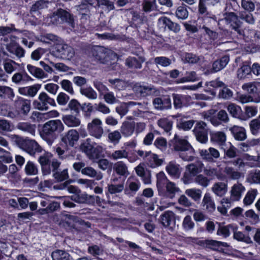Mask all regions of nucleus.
Here are the masks:
<instances>
[{
    "instance_id": "46",
    "label": "nucleus",
    "mask_w": 260,
    "mask_h": 260,
    "mask_svg": "<svg viewBox=\"0 0 260 260\" xmlns=\"http://www.w3.org/2000/svg\"><path fill=\"white\" fill-rule=\"evenodd\" d=\"M259 143V141L257 139L248 140L245 142L239 144L238 147L241 151L247 152L250 150L251 147L257 145Z\"/></svg>"
},
{
    "instance_id": "5",
    "label": "nucleus",
    "mask_w": 260,
    "mask_h": 260,
    "mask_svg": "<svg viewBox=\"0 0 260 260\" xmlns=\"http://www.w3.org/2000/svg\"><path fill=\"white\" fill-rule=\"evenodd\" d=\"M92 55L96 60L102 63H106L112 57L115 56V54L108 49L96 47L92 50Z\"/></svg>"
},
{
    "instance_id": "1",
    "label": "nucleus",
    "mask_w": 260,
    "mask_h": 260,
    "mask_svg": "<svg viewBox=\"0 0 260 260\" xmlns=\"http://www.w3.org/2000/svg\"><path fill=\"white\" fill-rule=\"evenodd\" d=\"M170 146L176 151H180V157L184 161H191L194 159L195 150L186 138L177 135L170 141Z\"/></svg>"
},
{
    "instance_id": "62",
    "label": "nucleus",
    "mask_w": 260,
    "mask_h": 260,
    "mask_svg": "<svg viewBox=\"0 0 260 260\" xmlns=\"http://www.w3.org/2000/svg\"><path fill=\"white\" fill-rule=\"evenodd\" d=\"M25 172L27 175H35L38 174L37 166L32 161H28L25 166Z\"/></svg>"
},
{
    "instance_id": "53",
    "label": "nucleus",
    "mask_w": 260,
    "mask_h": 260,
    "mask_svg": "<svg viewBox=\"0 0 260 260\" xmlns=\"http://www.w3.org/2000/svg\"><path fill=\"white\" fill-rule=\"evenodd\" d=\"M52 260H71L72 258L67 252L57 250L52 253Z\"/></svg>"
},
{
    "instance_id": "55",
    "label": "nucleus",
    "mask_w": 260,
    "mask_h": 260,
    "mask_svg": "<svg viewBox=\"0 0 260 260\" xmlns=\"http://www.w3.org/2000/svg\"><path fill=\"white\" fill-rule=\"evenodd\" d=\"M224 173L232 179L237 180L241 176V173L236 171L233 167L226 166L224 169Z\"/></svg>"
},
{
    "instance_id": "60",
    "label": "nucleus",
    "mask_w": 260,
    "mask_h": 260,
    "mask_svg": "<svg viewBox=\"0 0 260 260\" xmlns=\"http://www.w3.org/2000/svg\"><path fill=\"white\" fill-rule=\"evenodd\" d=\"M63 130V125L59 120H50V132L60 133Z\"/></svg>"
},
{
    "instance_id": "6",
    "label": "nucleus",
    "mask_w": 260,
    "mask_h": 260,
    "mask_svg": "<svg viewBox=\"0 0 260 260\" xmlns=\"http://www.w3.org/2000/svg\"><path fill=\"white\" fill-rule=\"evenodd\" d=\"M102 125L103 122L100 119L96 118L92 119L87 126L90 135L97 139H101L104 133Z\"/></svg>"
},
{
    "instance_id": "48",
    "label": "nucleus",
    "mask_w": 260,
    "mask_h": 260,
    "mask_svg": "<svg viewBox=\"0 0 260 260\" xmlns=\"http://www.w3.org/2000/svg\"><path fill=\"white\" fill-rule=\"evenodd\" d=\"M257 193L258 192L256 189H251L248 190L243 199L244 204L248 206L252 204Z\"/></svg>"
},
{
    "instance_id": "40",
    "label": "nucleus",
    "mask_w": 260,
    "mask_h": 260,
    "mask_svg": "<svg viewBox=\"0 0 260 260\" xmlns=\"http://www.w3.org/2000/svg\"><path fill=\"white\" fill-rule=\"evenodd\" d=\"M7 50L11 53L15 54L17 57L21 58L24 56L25 51L21 47L17 46L13 43L7 45Z\"/></svg>"
},
{
    "instance_id": "10",
    "label": "nucleus",
    "mask_w": 260,
    "mask_h": 260,
    "mask_svg": "<svg viewBox=\"0 0 260 260\" xmlns=\"http://www.w3.org/2000/svg\"><path fill=\"white\" fill-rule=\"evenodd\" d=\"M153 104L157 110L169 109L172 107L171 99L168 95L154 99Z\"/></svg>"
},
{
    "instance_id": "22",
    "label": "nucleus",
    "mask_w": 260,
    "mask_h": 260,
    "mask_svg": "<svg viewBox=\"0 0 260 260\" xmlns=\"http://www.w3.org/2000/svg\"><path fill=\"white\" fill-rule=\"evenodd\" d=\"M135 171L138 176L140 177L144 183L149 184L151 183V174L146 173L143 164H140L135 168Z\"/></svg>"
},
{
    "instance_id": "28",
    "label": "nucleus",
    "mask_w": 260,
    "mask_h": 260,
    "mask_svg": "<svg viewBox=\"0 0 260 260\" xmlns=\"http://www.w3.org/2000/svg\"><path fill=\"white\" fill-rule=\"evenodd\" d=\"M59 15L61 22H66L68 23L72 27L74 28L75 26L74 19L73 15L70 14L69 12L62 9H58Z\"/></svg>"
},
{
    "instance_id": "3",
    "label": "nucleus",
    "mask_w": 260,
    "mask_h": 260,
    "mask_svg": "<svg viewBox=\"0 0 260 260\" xmlns=\"http://www.w3.org/2000/svg\"><path fill=\"white\" fill-rule=\"evenodd\" d=\"M242 22L239 20L238 16L234 12L226 13L224 18L219 20L218 24L221 29L224 30L228 27L231 28L239 34H241V26Z\"/></svg>"
},
{
    "instance_id": "30",
    "label": "nucleus",
    "mask_w": 260,
    "mask_h": 260,
    "mask_svg": "<svg viewBox=\"0 0 260 260\" xmlns=\"http://www.w3.org/2000/svg\"><path fill=\"white\" fill-rule=\"evenodd\" d=\"M204 168V164L201 160L191 163L186 166V169L192 176H195L202 172Z\"/></svg>"
},
{
    "instance_id": "26",
    "label": "nucleus",
    "mask_w": 260,
    "mask_h": 260,
    "mask_svg": "<svg viewBox=\"0 0 260 260\" xmlns=\"http://www.w3.org/2000/svg\"><path fill=\"white\" fill-rule=\"evenodd\" d=\"M202 204L203 206L209 212H212L215 210V204L209 193H205Z\"/></svg>"
},
{
    "instance_id": "21",
    "label": "nucleus",
    "mask_w": 260,
    "mask_h": 260,
    "mask_svg": "<svg viewBox=\"0 0 260 260\" xmlns=\"http://www.w3.org/2000/svg\"><path fill=\"white\" fill-rule=\"evenodd\" d=\"M226 109L230 114L233 117L238 118L242 120H246V118L242 116V110L239 106L234 103H230L227 106Z\"/></svg>"
},
{
    "instance_id": "14",
    "label": "nucleus",
    "mask_w": 260,
    "mask_h": 260,
    "mask_svg": "<svg viewBox=\"0 0 260 260\" xmlns=\"http://www.w3.org/2000/svg\"><path fill=\"white\" fill-rule=\"evenodd\" d=\"M49 104V96L47 94L44 92H41L38 98V101L34 102V105L36 108L40 110H46L48 109Z\"/></svg>"
},
{
    "instance_id": "2",
    "label": "nucleus",
    "mask_w": 260,
    "mask_h": 260,
    "mask_svg": "<svg viewBox=\"0 0 260 260\" xmlns=\"http://www.w3.org/2000/svg\"><path fill=\"white\" fill-rule=\"evenodd\" d=\"M50 53L53 56L62 59L70 60L75 55L74 49L62 43L58 38L50 34Z\"/></svg>"
},
{
    "instance_id": "57",
    "label": "nucleus",
    "mask_w": 260,
    "mask_h": 260,
    "mask_svg": "<svg viewBox=\"0 0 260 260\" xmlns=\"http://www.w3.org/2000/svg\"><path fill=\"white\" fill-rule=\"evenodd\" d=\"M247 179L250 183L260 184V171H251L248 174Z\"/></svg>"
},
{
    "instance_id": "15",
    "label": "nucleus",
    "mask_w": 260,
    "mask_h": 260,
    "mask_svg": "<svg viewBox=\"0 0 260 260\" xmlns=\"http://www.w3.org/2000/svg\"><path fill=\"white\" fill-rule=\"evenodd\" d=\"M235 140L242 141L247 138L245 129L241 126L234 125L229 128Z\"/></svg>"
},
{
    "instance_id": "33",
    "label": "nucleus",
    "mask_w": 260,
    "mask_h": 260,
    "mask_svg": "<svg viewBox=\"0 0 260 260\" xmlns=\"http://www.w3.org/2000/svg\"><path fill=\"white\" fill-rule=\"evenodd\" d=\"M113 169L116 174L120 176L126 177L129 174L127 165L122 161L116 162Z\"/></svg>"
},
{
    "instance_id": "61",
    "label": "nucleus",
    "mask_w": 260,
    "mask_h": 260,
    "mask_svg": "<svg viewBox=\"0 0 260 260\" xmlns=\"http://www.w3.org/2000/svg\"><path fill=\"white\" fill-rule=\"evenodd\" d=\"M244 111L245 115H242V116L246 118V120L255 116L257 113V108L255 106H246L244 108Z\"/></svg>"
},
{
    "instance_id": "16",
    "label": "nucleus",
    "mask_w": 260,
    "mask_h": 260,
    "mask_svg": "<svg viewBox=\"0 0 260 260\" xmlns=\"http://www.w3.org/2000/svg\"><path fill=\"white\" fill-rule=\"evenodd\" d=\"M166 170L171 176L178 178L180 175L182 169L179 164L175 161H171L167 165Z\"/></svg>"
},
{
    "instance_id": "47",
    "label": "nucleus",
    "mask_w": 260,
    "mask_h": 260,
    "mask_svg": "<svg viewBox=\"0 0 260 260\" xmlns=\"http://www.w3.org/2000/svg\"><path fill=\"white\" fill-rule=\"evenodd\" d=\"M15 94L13 89L7 86H0V98L2 99L8 98L13 100Z\"/></svg>"
},
{
    "instance_id": "64",
    "label": "nucleus",
    "mask_w": 260,
    "mask_h": 260,
    "mask_svg": "<svg viewBox=\"0 0 260 260\" xmlns=\"http://www.w3.org/2000/svg\"><path fill=\"white\" fill-rule=\"evenodd\" d=\"M251 133L253 135H256L260 130V119L255 118L249 123Z\"/></svg>"
},
{
    "instance_id": "45",
    "label": "nucleus",
    "mask_w": 260,
    "mask_h": 260,
    "mask_svg": "<svg viewBox=\"0 0 260 260\" xmlns=\"http://www.w3.org/2000/svg\"><path fill=\"white\" fill-rule=\"evenodd\" d=\"M73 182V181L72 180H70L63 183V184L60 185L58 187H56V186L55 185L53 186V188L54 189H66L70 193H75V194L78 193H80V190L78 189V188L77 187L73 185H68L69 184Z\"/></svg>"
},
{
    "instance_id": "41",
    "label": "nucleus",
    "mask_w": 260,
    "mask_h": 260,
    "mask_svg": "<svg viewBox=\"0 0 260 260\" xmlns=\"http://www.w3.org/2000/svg\"><path fill=\"white\" fill-rule=\"evenodd\" d=\"M157 125L162 128L165 132L171 135L170 131L172 128L173 122L168 118H161L157 121Z\"/></svg>"
},
{
    "instance_id": "9",
    "label": "nucleus",
    "mask_w": 260,
    "mask_h": 260,
    "mask_svg": "<svg viewBox=\"0 0 260 260\" xmlns=\"http://www.w3.org/2000/svg\"><path fill=\"white\" fill-rule=\"evenodd\" d=\"M79 139V133L76 129L69 130L62 137L61 141L66 145L73 147Z\"/></svg>"
},
{
    "instance_id": "19",
    "label": "nucleus",
    "mask_w": 260,
    "mask_h": 260,
    "mask_svg": "<svg viewBox=\"0 0 260 260\" xmlns=\"http://www.w3.org/2000/svg\"><path fill=\"white\" fill-rule=\"evenodd\" d=\"M211 190L216 196L222 197L228 191V184L223 182H216L213 184Z\"/></svg>"
},
{
    "instance_id": "54",
    "label": "nucleus",
    "mask_w": 260,
    "mask_h": 260,
    "mask_svg": "<svg viewBox=\"0 0 260 260\" xmlns=\"http://www.w3.org/2000/svg\"><path fill=\"white\" fill-rule=\"evenodd\" d=\"M80 93L90 100H96L98 98L96 92L91 87L81 88Z\"/></svg>"
},
{
    "instance_id": "8",
    "label": "nucleus",
    "mask_w": 260,
    "mask_h": 260,
    "mask_svg": "<svg viewBox=\"0 0 260 260\" xmlns=\"http://www.w3.org/2000/svg\"><path fill=\"white\" fill-rule=\"evenodd\" d=\"M206 127L207 124L205 122L199 121L193 130L197 139L202 143H205L208 140Z\"/></svg>"
},
{
    "instance_id": "12",
    "label": "nucleus",
    "mask_w": 260,
    "mask_h": 260,
    "mask_svg": "<svg viewBox=\"0 0 260 260\" xmlns=\"http://www.w3.org/2000/svg\"><path fill=\"white\" fill-rule=\"evenodd\" d=\"M71 199L76 203L80 204H91L95 202V197L93 196L88 195L86 193H78L71 196Z\"/></svg>"
},
{
    "instance_id": "7",
    "label": "nucleus",
    "mask_w": 260,
    "mask_h": 260,
    "mask_svg": "<svg viewBox=\"0 0 260 260\" xmlns=\"http://www.w3.org/2000/svg\"><path fill=\"white\" fill-rule=\"evenodd\" d=\"M199 153L203 160L209 162H215L220 156L219 151L213 147H209L207 149H200Z\"/></svg>"
},
{
    "instance_id": "23",
    "label": "nucleus",
    "mask_w": 260,
    "mask_h": 260,
    "mask_svg": "<svg viewBox=\"0 0 260 260\" xmlns=\"http://www.w3.org/2000/svg\"><path fill=\"white\" fill-rule=\"evenodd\" d=\"M204 173L208 177L214 178L216 177L219 180H223L224 176L218 170L217 168L211 167L210 165L204 166L203 168Z\"/></svg>"
},
{
    "instance_id": "24",
    "label": "nucleus",
    "mask_w": 260,
    "mask_h": 260,
    "mask_svg": "<svg viewBox=\"0 0 260 260\" xmlns=\"http://www.w3.org/2000/svg\"><path fill=\"white\" fill-rule=\"evenodd\" d=\"M145 61L143 56H139L138 58L134 57H129L125 60L126 65L129 68L135 69H141L142 63Z\"/></svg>"
},
{
    "instance_id": "49",
    "label": "nucleus",
    "mask_w": 260,
    "mask_h": 260,
    "mask_svg": "<svg viewBox=\"0 0 260 260\" xmlns=\"http://www.w3.org/2000/svg\"><path fill=\"white\" fill-rule=\"evenodd\" d=\"M128 152L124 149H119L114 151L109 156L114 160L128 158Z\"/></svg>"
},
{
    "instance_id": "37",
    "label": "nucleus",
    "mask_w": 260,
    "mask_h": 260,
    "mask_svg": "<svg viewBox=\"0 0 260 260\" xmlns=\"http://www.w3.org/2000/svg\"><path fill=\"white\" fill-rule=\"evenodd\" d=\"M17 128L23 132L27 133L32 136L35 135L36 125L31 124L29 122H19L17 125Z\"/></svg>"
},
{
    "instance_id": "56",
    "label": "nucleus",
    "mask_w": 260,
    "mask_h": 260,
    "mask_svg": "<svg viewBox=\"0 0 260 260\" xmlns=\"http://www.w3.org/2000/svg\"><path fill=\"white\" fill-rule=\"evenodd\" d=\"M245 159L248 161V165L250 167H259L260 168V158L257 156H252L246 154L245 156Z\"/></svg>"
},
{
    "instance_id": "20",
    "label": "nucleus",
    "mask_w": 260,
    "mask_h": 260,
    "mask_svg": "<svg viewBox=\"0 0 260 260\" xmlns=\"http://www.w3.org/2000/svg\"><path fill=\"white\" fill-rule=\"evenodd\" d=\"M92 6L91 4L84 2L80 5L76 6L77 11L82 15L81 18L87 19L89 18L90 9Z\"/></svg>"
},
{
    "instance_id": "38",
    "label": "nucleus",
    "mask_w": 260,
    "mask_h": 260,
    "mask_svg": "<svg viewBox=\"0 0 260 260\" xmlns=\"http://www.w3.org/2000/svg\"><path fill=\"white\" fill-rule=\"evenodd\" d=\"M39 162L41 166L42 174L46 176L49 174V155L47 153L40 156Z\"/></svg>"
},
{
    "instance_id": "39",
    "label": "nucleus",
    "mask_w": 260,
    "mask_h": 260,
    "mask_svg": "<svg viewBox=\"0 0 260 260\" xmlns=\"http://www.w3.org/2000/svg\"><path fill=\"white\" fill-rule=\"evenodd\" d=\"M81 173L90 178H95L97 180H100L103 178L102 174L101 173H98L96 171L91 167L84 168L81 170Z\"/></svg>"
},
{
    "instance_id": "59",
    "label": "nucleus",
    "mask_w": 260,
    "mask_h": 260,
    "mask_svg": "<svg viewBox=\"0 0 260 260\" xmlns=\"http://www.w3.org/2000/svg\"><path fill=\"white\" fill-rule=\"evenodd\" d=\"M108 138L110 143L117 144L121 139V134L117 130L114 131L108 134Z\"/></svg>"
},
{
    "instance_id": "44",
    "label": "nucleus",
    "mask_w": 260,
    "mask_h": 260,
    "mask_svg": "<svg viewBox=\"0 0 260 260\" xmlns=\"http://www.w3.org/2000/svg\"><path fill=\"white\" fill-rule=\"evenodd\" d=\"M182 228L186 232L192 231L195 226V224L190 215H186L182 222Z\"/></svg>"
},
{
    "instance_id": "27",
    "label": "nucleus",
    "mask_w": 260,
    "mask_h": 260,
    "mask_svg": "<svg viewBox=\"0 0 260 260\" xmlns=\"http://www.w3.org/2000/svg\"><path fill=\"white\" fill-rule=\"evenodd\" d=\"M81 150L84 152L89 158H93L94 145L91 144L90 139H86L80 145Z\"/></svg>"
},
{
    "instance_id": "29",
    "label": "nucleus",
    "mask_w": 260,
    "mask_h": 260,
    "mask_svg": "<svg viewBox=\"0 0 260 260\" xmlns=\"http://www.w3.org/2000/svg\"><path fill=\"white\" fill-rule=\"evenodd\" d=\"M211 140L220 146L223 145L226 141V135L223 132L215 131L211 134Z\"/></svg>"
},
{
    "instance_id": "43",
    "label": "nucleus",
    "mask_w": 260,
    "mask_h": 260,
    "mask_svg": "<svg viewBox=\"0 0 260 260\" xmlns=\"http://www.w3.org/2000/svg\"><path fill=\"white\" fill-rule=\"evenodd\" d=\"M31 80V77L26 73H16L12 78V81L16 84L25 83Z\"/></svg>"
},
{
    "instance_id": "51",
    "label": "nucleus",
    "mask_w": 260,
    "mask_h": 260,
    "mask_svg": "<svg viewBox=\"0 0 260 260\" xmlns=\"http://www.w3.org/2000/svg\"><path fill=\"white\" fill-rule=\"evenodd\" d=\"M224 83L217 79L210 82H207L206 83L207 89H205V91L207 92H211L212 95H215V92L212 89L217 87H222Z\"/></svg>"
},
{
    "instance_id": "52",
    "label": "nucleus",
    "mask_w": 260,
    "mask_h": 260,
    "mask_svg": "<svg viewBox=\"0 0 260 260\" xmlns=\"http://www.w3.org/2000/svg\"><path fill=\"white\" fill-rule=\"evenodd\" d=\"M174 213L170 211L165 212L160 216V222L163 226H169L174 218Z\"/></svg>"
},
{
    "instance_id": "50",
    "label": "nucleus",
    "mask_w": 260,
    "mask_h": 260,
    "mask_svg": "<svg viewBox=\"0 0 260 260\" xmlns=\"http://www.w3.org/2000/svg\"><path fill=\"white\" fill-rule=\"evenodd\" d=\"M109 82L114 88L119 90H124L129 85L127 82L119 79H109Z\"/></svg>"
},
{
    "instance_id": "42",
    "label": "nucleus",
    "mask_w": 260,
    "mask_h": 260,
    "mask_svg": "<svg viewBox=\"0 0 260 260\" xmlns=\"http://www.w3.org/2000/svg\"><path fill=\"white\" fill-rule=\"evenodd\" d=\"M185 193L188 197L191 198L194 201L197 202L200 200L202 191L200 189L192 188L186 189Z\"/></svg>"
},
{
    "instance_id": "13",
    "label": "nucleus",
    "mask_w": 260,
    "mask_h": 260,
    "mask_svg": "<svg viewBox=\"0 0 260 260\" xmlns=\"http://www.w3.org/2000/svg\"><path fill=\"white\" fill-rule=\"evenodd\" d=\"M245 191V187L241 183L237 182L231 187L230 193L234 201H238Z\"/></svg>"
},
{
    "instance_id": "32",
    "label": "nucleus",
    "mask_w": 260,
    "mask_h": 260,
    "mask_svg": "<svg viewBox=\"0 0 260 260\" xmlns=\"http://www.w3.org/2000/svg\"><path fill=\"white\" fill-rule=\"evenodd\" d=\"M135 128V124L134 122L126 121L122 123L120 127V133L124 137H128L133 134Z\"/></svg>"
},
{
    "instance_id": "25",
    "label": "nucleus",
    "mask_w": 260,
    "mask_h": 260,
    "mask_svg": "<svg viewBox=\"0 0 260 260\" xmlns=\"http://www.w3.org/2000/svg\"><path fill=\"white\" fill-rule=\"evenodd\" d=\"M173 98L175 108H181L183 106L186 105L187 102L191 99V97L189 95L178 94H173Z\"/></svg>"
},
{
    "instance_id": "58",
    "label": "nucleus",
    "mask_w": 260,
    "mask_h": 260,
    "mask_svg": "<svg viewBox=\"0 0 260 260\" xmlns=\"http://www.w3.org/2000/svg\"><path fill=\"white\" fill-rule=\"evenodd\" d=\"M157 186L158 189L159 194L162 193L160 189L162 187V185L168 182L167 176L164 172H160L157 175Z\"/></svg>"
},
{
    "instance_id": "31",
    "label": "nucleus",
    "mask_w": 260,
    "mask_h": 260,
    "mask_svg": "<svg viewBox=\"0 0 260 260\" xmlns=\"http://www.w3.org/2000/svg\"><path fill=\"white\" fill-rule=\"evenodd\" d=\"M166 192L165 193L161 191L162 193L159 194L160 195H164L168 198L173 199L174 198L176 193L180 191L179 188L176 185L171 181H168L166 184Z\"/></svg>"
},
{
    "instance_id": "17",
    "label": "nucleus",
    "mask_w": 260,
    "mask_h": 260,
    "mask_svg": "<svg viewBox=\"0 0 260 260\" xmlns=\"http://www.w3.org/2000/svg\"><path fill=\"white\" fill-rule=\"evenodd\" d=\"M64 124L69 127H78L81 124V120L79 116L72 114H66L62 117Z\"/></svg>"
},
{
    "instance_id": "35",
    "label": "nucleus",
    "mask_w": 260,
    "mask_h": 260,
    "mask_svg": "<svg viewBox=\"0 0 260 260\" xmlns=\"http://www.w3.org/2000/svg\"><path fill=\"white\" fill-rule=\"evenodd\" d=\"M229 57L223 56L220 60L215 61L212 64L211 73H215L223 69L229 62Z\"/></svg>"
},
{
    "instance_id": "34",
    "label": "nucleus",
    "mask_w": 260,
    "mask_h": 260,
    "mask_svg": "<svg viewBox=\"0 0 260 260\" xmlns=\"http://www.w3.org/2000/svg\"><path fill=\"white\" fill-rule=\"evenodd\" d=\"M145 161L149 167L155 168L161 166L163 160L159 158L157 155L150 151Z\"/></svg>"
},
{
    "instance_id": "4",
    "label": "nucleus",
    "mask_w": 260,
    "mask_h": 260,
    "mask_svg": "<svg viewBox=\"0 0 260 260\" xmlns=\"http://www.w3.org/2000/svg\"><path fill=\"white\" fill-rule=\"evenodd\" d=\"M17 139L19 147L31 156H35L36 153L42 151V148L35 140L28 139H22L17 136H15Z\"/></svg>"
},
{
    "instance_id": "18",
    "label": "nucleus",
    "mask_w": 260,
    "mask_h": 260,
    "mask_svg": "<svg viewBox=\"0 0 260 260\" xmlns=\"http://www.w3.org/2000/svg\"><path fill=\"white\" fill-rule=\"evenodd\" d=\"M158 24L159 25H162V26H167L170 30L175 33L178 32L180 30V26L178 24L173 22L169 18L165 16L158 19Z\"/></svg>"
},
{
    "instance_id": "63",
    "label": "nucleus",
    "mask_w": 260,
    "mask_h": 260,
    "mask_svg": "<svg viewBox=\"0 0 260 260\" xmlns=\"http://www.w3.org/2000/svg\"><path fill=\"white\" fill-rule=\"evenodd\" d=\"M27 69L28 72L31 75L37 78H42L45 76V73L44 71L40 68H37L30 64H28L27 66Z\"/></svg>"
},
{
    "instance_id": "36",
    "label": "nucleus",
    "mask_w": 260,
    "mask_h": 260,
    "mask_svg": "<svg viewBox=\"0 0 260 260\" xmlns=\"http://www.w3.org/2000/svg\"><path fill=\"white\" fill-rule=\"evenodd\" d=\"M206 247L211 249L213 250H218L220 247H228L227 243L220 242L214 240H205L203 242Z\"/></svg>"
},
{
    "instance_id": "11",
    "label": "nucleus",
    "mask_w": 260,
    "mask_h": 260,
    "mask_svg": "<svg viewBox=\"0 0 260 260\" xmlns=\"http://www.w3.org/2000/svg\"><path fill=\"white\" fill-rule=\"evenodd\" d=\"M133 90L135 92L140 94L142 96H146L155 93L156 89L152 85H141L137 83L133 87Z\"/></svg>"
}]
</instances>
